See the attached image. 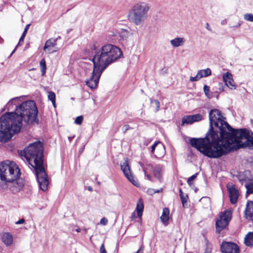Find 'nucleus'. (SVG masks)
<instances>
[{
  "label": "nucleus",
  "mask_w": 253,
  "mask_h": 253,
  "mask_svg": "<svg viewBox=\"0 0 253 253\" xmlns=\"http://www.w3.org/2000/svg\"><path fill=\"white\" fill-rule=\"evenodd\" d=\"M27 31H28V30H26V29H24L22 35L26 36Z\"/></svg>",
  "instance_id": "50"
},
{
  "label": "nucleus",
  "mask_w": 253,
  "mask_h": 253,
  "mask_svg": "<svg viewBox=\"0 0 253 253\" xmlns=\"http://www.w3.org/2000/svg\"><path fill=\"white\" fill-rule=\"evenodd\" d=\"M128 32L127 30L121 29L118 31L116 34L114 35L115 37H119L123 39L126 38L127 37Z\"/></svg>",
  "instance_id": "27"
},
{
  "label": "nucleus",
  "mask_w": 253,
  "mask_h": 253,
  "mask_svg": "<svg viewBox=\"0 0 253 253\" xmlns=\"http://www.w3.org/2000/svg\"><path fill=\"white\" fill-rule=\"evenodd\" d=\"M245 214L247 218L253 220V202L251 201L247 202Z\"/></svg>",
  "instance_id": "18"
},
{
  "label": "nucleus",
  "mask_w": 253,
  "mask_h": 253,
  "mask_svg": "<svg viewBox=\"0 0 253 253\" xmlns=\"http://www.w3.org/2000/svg\"><path fill=\"white\" fill-rule=\"evenodd\" d=\"M164 168L162 165H156L152 167V172L155 177L160 181L162 179Z\"/></svg>",
  "instance_id": "17"
},
{
  "label": "nucleus",
  "mask_w": 253,
  "mask_h": 253,
  "mask_svg": "<svg viewBox=\"0 0 253 253\" xmlns=\"http://www.w3.org/2000/svg\"><path fill=\"white\" fill-rule=\"evenodd\" d=\"M157 148L161 151V153H158V156L161 157L165 154V147L164 145L160 141H156L151 147V152L152 154L154 153L155 150Z\"/></svg>",
  "instance_id": "20"
},
{
  "label": "nucleus",
  "mask_w": 253,
  "mask_h": 253,
  "mask_svg": "<svg viewBox=\"0 0 253 253\" xmlns=\"http://www.w3.org/2000/svg\"><path fill=\"white\" fill-rule=\"evenodd\" d=\"M151 103H154L156 106V111L157 112L160 109V102L157 99H151Z\"/></svg>",
  "instance_id": "38"
},
{
  "label": "nucleus",
  "mask_w": 253,
  "mask_h": 253,
  "mask_svg": "<svg viewBox=\"0 0 253 253\" xmlns=\"http://www.w3.org/2000/svg\"><path fill=\"white\" fill-rule=\"evenodd\" d=\"M17 46H18V45L15 47L14 50L12 51L10 55V56H11L14 53V52L15 51V50L16 49V48H17Z\"/></svg>",
  "instance_id": "52"
},
{
  "label": "nucleus",
  "mask_w": 253,
  "mask_h": 253,
  "mask_svg": "<svg viewBox=\"0 0 253 253\" xmlns=\"http://www.w3.org/2000/svg\"><path fill=\"white\" fill-rule=\"evenodd\" d=\"M218 89L220 91H224V87L222 83H219L218 84Z\"/></svg>",
  "instance_id": "44"
},
{
  "label": "nucleus",
  "mask_w": 253,
  "mask_h": 253,
  "mask_svg": "<svg viewBox=\"0 0 253 253\" xmlns=\"http://www.w3.org/2000/svg\"><path fill=\"white\" fill-rule=\"evenodd\" d=\"M21 102L20 97H15L11 99L6 104V108L8 111L15 110L17 106Z\"/></svg>",
  "instance_id": "19"
},
{
  "label": "nucleus",
  "mask_w": 253,
  "mask_h": 253,
  "mask_svg": "<svg viewBox=\"0 0 253 253\" xmlns=\"http://www.w3.org/2000/svg\"><path fill=\"white\" fill-rule=\"evenodd\" d=\"M20 169L15 162L6 160L0 163V189L8 187V182L20 177Z\"/></svg>",
  "instance_id": "6"
},
{
  "label": "nucleus",
  "mask_w": 253,
  "mask_h": 253,
  "mask_svg": "<svg viewBox=\"0 0 253 253\" xmlns=\"http://www.w3.org/2000/svg\"><path fill=\"white\" fill-rule=\"evenodd\" d=\"M241 23L240 22L238 23L235 26H233L234 28H238L240 26Z\"/></svg>",
  "instance_id": "48"
},
{
  "label": "nucleus",
  "mask_w": 253,
  "mask_h": 253,
  "mask_svg": "<svg viewBox=\"0 0 253 253\" xmlns=\"http://www.w3.org/2000/svg\"><path fill=\"white\" fill-rule=\"evenodd\" d=\"M231 216L232 213L230 211H225L220 213L219 217L216 219L215 223L216 231L218 233L228 225L231 219Z\"/></svg>",
  "instance_id": "8"
},
{
  "label": "nucleus",
  "mask_w": 253,
  "mask_h": 253,
  "mask_svg": "<svg viewBox=\"0 0 253 253\" xmlns=\"http://www.w3.org/2000/svg\"><path fill=\"white\" fill-rule=\"evenodd\" d=\"M223 81L225 83V85L230 89H235L236 88V84L233 79L232 75L226 72L224 73L222 76Z\"/></svg>",
  "instance_id": "14"
},
{
  "label": "nucleus",
  "mask_w": 253,
  "mask_h": 253,
  "mask_svg": "<svg viewBox=\"0 0 253 253\" xmlns=\"http://www.w3.org/2000/svg\"><path fill=\"white\" fill-rule=\"evenodd\" d=\"M25 37V36H24V35H22V36H21V38H20V40H19V43H18V45L19 44H20V43H21V42H23V41H24V39Z\"/></svg>",
  "instance_id": "46"
},
{
  "label": "nucleus",
  "mask_w": 253,
  "mask_h": 253,
  "mask_svg": "<svg viewBox=\"0 0 253 253\" xmlns=\"http://www.w3.org/2000/svg\"><path fill=\"white\" fill-rule=\"evenodd\" d=\"M200 202L203 206V208L205 209H208L211 207V200L210 198L207 197L202 198Z\"/></svg>",
  "instance_id": "26"
},
{
  "label": "nucleus",
  "mask_w": 253,
  "mask_h": 253,
  "mask_svg": "<svg viewBox=\"0 0 253 253\" xmlns=\"http://www.w3.org/2000/svg\"><path fill=\"white\" fill-rule=\"evenodd\" d=\"M144 209L143 203L142 199H139L137 203L136 211L137 215L139 217H141Z\"/></svg>",
  "instance_id": "25"
},
{
  "label": "nucleus",
  "mask_w": 253,
  "mask_h": 253,
  "mask_svg": "<svg viewBox=\"0 0 253 253\" xmlns=\"http://www.w3.org/2000/svg\"><path fill=\"white\" fill-rule=\"evenodd\" d=\"M75 231H76V232H80V231H81V229H80V228H77L76 229H75Z\"/></svg>",
  "instance_id": "56"
},
{
  "label": "nucleus",
  "mask_w": 253,
  "mask_h": 253,
  "mask_svg": "<svg viewBox=\"0 0 253 253\" xmlns=\"http://www.w3.org/2000/svg\"><path fill=\"white\" fill-rule=\"evenodd\" d=\"M2 240L6 245L9 246L12 243L13 237L8 233H4L2 236Z\"/></svg>",
  "instance_id": "23"
},
{
  "label": "nucleus",
  "mask_w": 253,
  "mask_h": 253,
  "mask_svg": "<svg viewBox=\"0 0 253 253\" xmlns=\"http://www.w3.org/2000/svg\"><path fill=\"white\" fill-rule=\"evenodd\" d=\"M123 55L121 50L112 44H106L95 50L92 59L93 65L104 70L110 64Z\"/></svg>",
  "instance_id": "3"
},
{
  "label": "nucleus",
  "mask_w": 253,
  "mask_h": 253,
  "mask_svg": "<svg viewBox=\"0 0 253 253\" xmlns=\"http://www.w3.org/2000/svg\"><path fill=\"white\" fill-rule=\"evenodd\" d=\"M227 188L229 192L230 201L232 204H236L239 198V191L235 187V186L231 184H228Z\"/></svg>",
  "instance_id": "13"
},
{
  "label": "nucleus",
  "mask_w": 253,
  "mask_h": 253,
  "mask_svg": "<svg viewBox=\"0 0 253 253\" xmlns=\"http://www.w3.org/2000/svg\"><path fill=\"white\" fill-rule=\"evenodd\" d=\"M204 91L206 96L208 98H211L212 97V93L210 91L209 86L207 85H205L204 86Z\"/></svg>",
  "instance_id": "33"
},
{
  "label": "nucleus",
  "mask_w": 253,
  "mask_h": 253,
  "mask_svg": "<svg viewBox=\"0 0 253 253\" xmlns=\"http://www.w3.org/2000/svg\"><path fill=\"white\" fill-rule=\"evenodd\" d=\"M217 109L209 113L210 129L205 138H192L190 145L209 158H218L241 148L253 149V133L246 128L234 129Z\"/></svg>",
  "instance_id": "1"
},
{
  "label": "nucleus",
  "mask_w": 253,
  "mask_h": 253,
  "mask_svg": "<svg viewBox=\"0 0 253 253\" xmlns=\"http://www.w3.org/2000/svg\"><path fill=\"white\" fill-rule=\"evenodd\" d=\"M136 253H143V250L142 249H139Z\"/></svg>",
  "instance_id": "49"
},
{
  "label": "nucleus",
  "mask_w": 253,
  "mask_h": 253,
  "mask_svg": "<svg viewBox=\"0 0 253 253\" xmlns=\"http://www.w3.org/2000/svg\"><path fill=\"white\" fill-rule=\"evenodd\" d=\"M150 9V4L144 1H138L133 4L128 13V18L136 26L141 25L147 19Z\"/></svg>",
  "instance_id": "7"
},
{
  "label": "nucleus",
  "mask_w": 253,
  "mask_h": 253,
  "mask_svg": "<svg viewBox=\"0 0 253 253\" xmlns=\"http://www.w3.org/2000/svg\"><path fill=\"white\" fill-rule=\"evenodd\" d=\"M245 245L248 247L253 246V232H249L245 236L244 239Z\"/></svg>",
  "instance_id": "24"
},
{
  "label": "nucleus",
  "mask_w": 253,
  "mask_h": 253,
  "mask_svg": "<svg viewBox=\"0 0 253 253\" xmlns=\"http://www.w3.org/2000/svg\"><path fill=\"white\" fill-rule=\"evenodd\" d=\"M108 222V219L105 217H103L100 220V223L103 225H106L107 224Z\"/></svg>",
  "instance_id": "42"
},
{
  "label": "nucleus",
  "mask_w": 253,
  "mask_h": 253,
  "mask_svg": "<svg viewBox=\"0 0 253 253\" xmlns=\"http://www.w3.org/2000/svg\"><path fill=\"white\" fill-rule=\"evenodd\" d=\"M8 183H11V185L10 186V190L13 193H16L18 192L23 187L24 184L22 179L18 178L13 182H8Z\"/></svg>",
  "instance_id": "16"
},
{
  "label": "nucleus",
  "mask_w": 253,
  "mask_h": 253,
  "mask_svg": "<svg viewBox=\"0 0 253 253\" xmlns=\"http://www.w3.org/2000/svg\"><path fill=\"white\" fill-rule=\"evenodd\" d=\"M121 169L124 175L127 179L136 186H139V183L137 180L134 179L131 174L128 162L127 159H126L123 163L121 164Z\"/></svg>",
  "instance_id": "10"
},
{
  "label": "nucleus",
  "mask_w": 253,
  "mask_h": 253,
  "mask_svg": "<svg viewBox=\"0 0 253 253\" xmlns=\"http://www.w3.org/2000/svg\"><path fill=\"white\" fill-rule=\"evenodd\" d=\"M220 250L222 253H239V247L232 242H222Z\"/></svg>",
  "instance_id": "11"
},
{
  "label": "nucleus",
  "mask_w": 253,
  "mask_h": 253,
  "mask_svg": "<svg viewBox=\"0 0 253 253\" xmlns=\"http://www.w3.org/2000/svg\"><path fill=\"white\" fill-rule=\"evenodd\" d=\"M12 114V118L22 128L37 122L38 109L34 101L29 100L21 102L16 106L15 111L7 112Z\"/></svg>",
  "instance_id": "4"
},
{
  "label": "nucleus",
  "mask_w": 253,
  "mask_h": 253,
  "mask_svg": "<svg viewBox=\"0 0 253 253\" xmlns=\"http://www.w3.org/2000/svg\"><path fill=\"white\" fill-rule=\"evenodd\" d=\"M60 38H61V37H60V36H59V37H57L56 39H57V40H58V39H60Z\"/></svg>",
  "instance_id": "58"
},
{
  "label": "nucleus",
  "mask_w": 253,
  "mask_h": 253,
  "mask_svg": "<svg viewBox=\"0 0 253 253\" xmlns=\"http://www.w3.org/2000/svg\"><path fill=\"white\" fill-rule=\"evenodd\" d=\"M197 173H196L193 175H192L191 176H190L188 179V180H187V183H188V184L189 185H191V182L195 179L197 177Z\"/></svg>",
  "instance_id": "40"
},
{
  "label": "nucleus",
  "mask_w": 253,
  "mask_h": 253,
  "mask_svg": "<svg viewBox=\"0 0 253 253\" xmlns=\"http://www.w3.org/2000/svg\"><path fill=\"white\" fill-rule=\"evenodd\" d=\"M40 65L41 69L42 74V76H44L46 69V62L44 58L41 60Z\"/></svg>",
  "instance_id": "31"
},
{
  "label": "nucleus",
  "mask_w": 253,
  "mask_h": 253,
  "mask_svg": "<svg viewBox=\"0 0 253 253\" xmlns=\"http://www.w3.org/2000/svg\"><path fill=\"white\" fill-rule=\"evenodd\" d=\"M12 114L5 113L0 118V141L6 142L11 139L16 133H18L22 127L20 124H17Z\"/></svg>",
  "instance_id": "5"
},
{
  "label": "nucleus",
  "mask_w": 253,
  "mask_h": 253,
  "mask_svg": "<svg viewBox=\"0 0 253 253\" xmlns=\"http://www.w3.org/2000/svg\"><path fill=\"white\" fill-rule=\"evenodd\" d=\"M198 76H200L201 78L203 77H206L209 75H211V70L209 68H207L205 70H201L198 71Z\"/></svg>",
  "instance_id": "28"
},
{
  "label": "nucleus",
  "mask_w": 253,
  "mask_h": 253,
  "mask_svg": "<svg viewBox=\"0 0 253 253\" xmlns=\"http://www.w3.org/2000/svg\"><path fill=\"white\" fill-rule=\"evenodd\" d=\"M30 26V24H27L25 28V29H26V30H28L29 28V27Z\"/></svg>",
  "instance_id": "53"
},
{
  "label": "nucleus",
  "mask_w": 253,
  "mask_h": 253,
  "mask_svg": "<svg viewBox=\"0 0 253 253\" xmlns=\"http://www.w3.org/2000/svg\"><path fill=\"white\" fill-rule=\"evenodd\" d=\"M88 189L89 191H91L92 190V189L90 187H88Z\"/></svg>",
  "instance_id": "57"
},
{
  "label": "nucleus",
  "mask_w": 253,
  "mask_h": 253,
  "mask_svg": "<svg viewBox=\"0 0 253 253\" xmlns=\"http://www.w3.org/2000/svg\"><path fill=\"white\" fill-rule=\"evenodd\" d=\"M43 146L40 142L31 143L26 148L21 155L24 156L30 168L35 171L40 188L43 191L47 189L48 180L43 167Z\"/></svg>",
  "instance_id": "2"
},
{
  "label": "nucleus",
  "mask_w": 253,
  "mask_h": 253,
  "mask_svg": "<svg viewBox=\"0 0 253 253\" xmlns=\"http://www.w3.org/2000/svg\"><path fill=\"white\" fill-rule=\"evenodd\" d=\"M27 31H28V30H26V29H24L22 35L26 36Z\"/></svg>",
  "instance_id": "51"
},
{
  "label": "nucleus",
  "mask_w": 253,
  "mask_h": 253,
  "mask_svg": "<svg viewBox=\"0 0 253 253\" xmlns=\"http://www.w3.org/2000/svg\"><path fill=\"white\" fill-rule=\"evenodd\" d=\"M169 210L168 208H164L163 213L160 217L161 221L165 225H167L169 220Z\"/></svg>",
  "instance_id": "22"
},
{
  "label": "nucleus",
  "mask_w": 253,
  "mask_h": 253,
  "mask_svg": "<svg viewBox=\"0 0 253 253\" xmlns=\"http://www.w3.org/2000/svg\"><path fill=\"white\" fill-rule=\"evenodd\" d=\"M57 39L51 38L46 41L43 47V50L48 54L56 52L59 48L56 46Z\"/></svg>",
  "instance_id": "12"
},
{
  "label": "nucleus",
  "mask_w": 253,
  "mask_h": 253,
  "mask_svg": "<svg viewBox=\"0 0 253 253\" xmlns=\"http://www.w3.org/2000/svg\"><path fill=\"white\" fill-rule=\"evenodd\" d=\"M193 123L199 122L203 119V116L200 114L190 115Z\"/></svg>",
  "instance_id": "30"
},
{
  "label": "nucleus",
  "mask_w": 253,
  "mask_h": 253,
  "mask_svg": "<svg viewBox=\"0 0 253 253\" xmlns=\"http://www.w3.org/2000/svg\"><path fill=\"white\" fill-rule=\"evenodd\" d=\"M100 250V253H107L104 244H102V245L101 246Z\"/></svg>",
  "instance_id": "43"
},
{
  "label": "nucleus",
  "mask_w": 253,
  "mask_h": 253,
  "mask_svg": "<svg viewBox=\"0 0 253 253\" xmlns=\"http://www.w3.org/2000/svg\"><path fill=\"white\" fill-rule=\"evenodd\" d=\"M48 98L52 102L53 106L55 107V94L52 91H49Z\"/></svg>",
  "instance_id": "34"
},
{
  "label": "nucleus",
  "mask_w": 253,
  "mask_h": 253,
  "mask_svg": "<svg viewBox=\"0 0 253 253\" xmlns=\"http://www.w3.org/2000/svg\"><path fill=\"white\" fill-rule=\"evenodd\" d=\"M206 29L209 31H211V29L210 27V25L208 23L206 24Z\"/></svg>",
  "instance_id": "47"
},
{
  "label": "nucleus",
  "mask_w": 253,
  "mask_h": 253,
  "mask_svg": "<svg viewBox=\"0 0 253 253\" xmlns=\"http://www.w3.org/2000/svg\"><path fill=\"white\" fill-rule=\"evenodd\" d=\"M185 42V39L182 37H176L170 41V43L173 47L182 46L184 44Z\"/></svg>",
  "instance_id": "21"
},
{
  "label": "nucleus",
  "mask_w": 253,
  "mask_h": 253,
  "mask_svg": "<svg viewBox=\"0 0 253 253\" xmlns=\"http://www.w3.org/2000/svg\"><path fill=\"white\" fill-rule=\"evenodd\" d=\"M205 253H211V250L209 249H207L205 251Z\"/></svg>",
  "instance_id": "55"
},
{
  "label": "nucleus",
  "mask_w": 253,
  "mask_h": 253,
  "mask_svg": "<svg viewBox=\"0 0 253 253\" xmlns=\"http://www.w3.org/2000/svg\"><path fill=\"white\" fill-rule=\"evenodd\" d=\"M244 19L247 21L253 22V14L252 13H246L244 15Z\"/></svg>",
  "instance_id": "36"
},
{
  "label": "nucleus",
  "mask_w": 253,
  "mask_h": 253,
  "mask_svg": "<svg viewBox=\"0 0 253 253\" xmlns=\"http://www.w3.org/2000/svg\"><path fill=\"white\" fill-rule=\"evenodd\" d=\"M69 140L70 141L71 140V137H69Z\"/></svg>",
  "instance_id": "59"
},
{
  "label": "nucleus",
  "mask_w": 253,
  "mask_h": 253,
  "mask_svg": "<svg viewBox=\"0 0 253 253\" xmlns=\"http://www.w3.org/2000/svg\"><path fill=\"white\" fill-rule=\"evenodd\" d=\"M104 70L93 65V70L90 77L85 81L86 84L91 89L95 88L98 85L99 78Z\"/></svg>",
  "instance_id": "9"
},
{
  "label": "nucleus",
  "mask_w": 253,
  "mask_h": 253,
  "mask_svg": "<svg viewBox=\"0 0 253 253\" xmlns=\"http://www.w3.org/2000/svg\"><path fill=\"white\" fill-rule=\"evenodd\" d=\"M161 151L158 149L157 148H156V153H157V155L158 156V153H161Z\"/></svg>",
  "instance_id": "54"
},
{
  "label": "nucleus",
  "mask_w": 253,
  "mask_h": 253,
  "mask_svg": "<svg viewBox=\"0 0 253 253\" xmlns=\"http://www.w3.org/2000/svg\"><path fill=\"white\" fill-rule=\"evenodd\" d=\"M83 121V117L82 116H80L77 117L75 120V123L78 125H81Z\"/></svg>",
  "instance_id": "39"
},
{
  "label": "nucleus",
  "mask_w": 253,
  "mask_h": 253,
  "mask_svg": "<svg viewBox=\"0 0 253 253\" xmlns=\"http://www.w3.org/2000/svg\"><path fill=\"white\" fill-rule=\"evenodd\" d=\"M245 187L247 189L246 195L253 193V183L252 182L246 184Z\"/></svg>",
  "instance_id": "32"
},
{
  "label": "nucleus",
  "mask_w": 253,
  "mask_h": 253,
  "mask_svg": "<svg viewBox=\"0 0 253 253\" xmlns=\"http://www.w3.org/2000/svg\"><path fill=\"white\" fill-rule=\"evenodd\" d=\"M139 164L140 166L142 167V168L143 169V171L144 172V174L146 176L147 179L149 180H150V181H152V178L150 174H147L146 170L144 169V168L143 167V165L141 162H139Z\"/></svg>",
  "instance_id": "37"
},
{
  "label": "nucleus",
  "mask_w": 253,
  "mask_h": 253,
  "mask_svg": "<svg viewBox=\"0 0 253 253\" xmlns=\"http://www.w3.org/2000/svg\"><path fill=\"white\" fill-rule=\"evenodd\" d=\"M179 196L182 202V204L184 205V203L187 201V195H184L181 189H179Z\"/></svg>",
  "instance_id": "35"
},
{
  "label": "nucleus",
  "mask_w": 253,
  "mask_h": 253,
  "mask_svg": "<svg viewBox=\"0 0 253 253\" xmlns=\"http://www.w3.org/2000/svg\"><path fill=\"white\" fill-rule=\"evenodd\" d=\"M25 222V220L24 218H21L20 219H19L18 221H16L15 222V223L16 224H23Z\"/></svg>",
  "instance_id": "45"
},
{
  "label": "nucleus",
  "mask_w": 253,
  "mask_h": 253,
  "mask_svg": "<svg viewBox=\"0 0 253 253\" xmlns=\"http://www.w3.org/2000/svg\"><path fill=\"white\" fill-rule=\"evenodd\" d=\"M238 179L239 182L245 185L250 183L253 180V176L251 175L250 171H245L244 172H240L238 175Z\"/></svg>",
  "instance_id": "15"
},
{
  "label": "nucleus",
  "mask_w": 253,
  "mask_h": 253,
  "mask_svg": "<svg viewBox=\"0 0 253 253\" xmlns=\"http://www.w3.org/2000/svg\"><path fill=\"white\" fill-rule=\"evenodd\" d=\"M193 124L191 119L190 116H185L182 119L181 125H191Z\"/></svg>",
  "instance_id": "29"
},
{
  "label": "nucleus",
  "mask_w": 253,
  "mask_h": 253,
  "mask_svg": "<svg viewBox=\"0 0 253 253\" xmlns=\"http://www.w3.org/2000/svg\"><path fill=\"white\" fill-rule=\"evenodd\" d=\"M201 78L199 76H198V73H197L196 76L195 77H191L190 79V81L191 82H195L198 81L199 79H200Z\"/></svg>",
  "instance_id": "41"
}]
</instances>
